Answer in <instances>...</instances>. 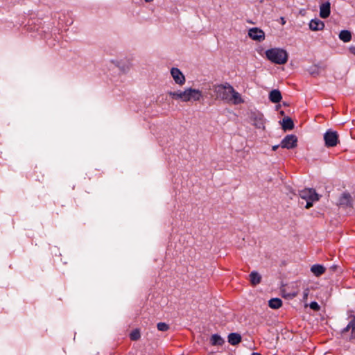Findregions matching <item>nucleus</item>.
I'll list each match as a JSON object with an SVG mask.
<instances>
[{
	"label": "nucleus",
	"mask_w": 355,
	"mask_h": 355,
	"mask_svg": "<svg viewBox=\"0 0 355 355\" xmlns=\"http://www.w3.org/2000/svg\"><path fill=\"white\" fill-rule=\"evenodd\" d=\"M339 38L344 42H348L351 40V33L348 31H342L339 34Z\"/></svg>",
	"instance_id": "obj_20"
},
{
	"label": "nucleus",
	"mask_w": 355,
	"mask_h": 355,
	"mask_svg": "<svg viewBox=\"0 0 355 355\" xmlns=\"http://www.w3.org/2000/svg\"><path fill=\"white\" fill-rule=\"evenodd\" d=\"M202 96L201 90L193 87H185L184 103L200 101Z\"/></svg>",
	"instance_id": "obj_6"
},
{
	"label": "nucleus",
	"mask_w": 355,
	"mask_h": 355,
	"mask_svg": "<svg viewBox=\"0 0 355 355\" xmlns=\"http://www.w3.org/2000/svg\"><path fill=\"white\" fill-rule=\"evenodd\" d=\"M167 94L173 100L180 101L184 103L185 88L184 89H178L176 91H169Z\"/></svg>",
	"instance_id": "obj_11"
},
{
	"label": "nucleus",
	"mask_w": 355,
	"mask_h": 355,
	"mask_svg": "<svg viewBox=\"0 0 355 355\" xmlns=\"http://www.w3.org/2000/svg\"><path fill=\"white\" fill-rule=\"evenodd\" d=\"M249 122L258 129H264L265 119L262 113L257 110H252L248 113Z\"/></svg>",
	"instance_id": "obj_5"
},
{
	"label": "nucleus",
	"mask_w": 355,
	"mask_h": 355,
	"mask_svg": "<svg viewBox=\"0 0 355 355\" xmlns=\"http://www.w3.org/2000/svg\"><path fill=\"white\" fill-rule=\"evenodd\" d=\"M261 276L256 271H252L250 274V281L252 285H257L261 282Z\"/></svg>",
	"instance_id": "obj_16"
},
{
	"label": "nucleus",
	"mask_w": 355,
	"mask_h": 355,
	"mask_svg": "<svg viewBox=\"0 0 355 355\" xmlns=\"http://www.w3.org/2000/svg\"><path fill=\"white\" fill-rule=\"evenodd\" d=\"M300 196L306 200L305 208L309 209L313 206V203L319 200L318 194L312 189H304L300 191Z\"/></svg>",
	"instance_id": "obj_4"
},
{
	"label": "nucleus",
	"mask_w": 355,
	"mask_h": 355,
	"mask_svg": "<svg viewBox=\"0 0 355 355\" xmlns=\"http://www.w3.org/2000/svg\"><path fill=\"white\" fill-rule=\"evenodd\" d=\"M311 272L316 277H319L325 272V268L322 265L315 264L311 268Z\"/></svg>",
	"instance_id": "obj_15"
},
{
	"label": "nucleus",
	"mask_w": 355,
	"mask_h": 355,
	"mask_svg": "<svg viewBox=\"0 0 355 355\" xmlns=\"http://www.w3.org/2000/svg\"><path fill=\"white\" fill-rule=\"evenodd\" d=\"M309 306L311 309H313L314 311H318L320 309V306L316 302H312L309 304Z\"/></svg>",
	"instance_id": "obj_24"
},
{
	"label": "nucleus",
	"mask_w": 355,
	"mask_h": 355,
	"mask_svg": "<svg viewBox=\"0 0 355 355\" xmlns=\"http://www.w3.org/2000/svg\"><path fill=\"white\" fill-rule=\"evenodd\" d=\"M309 28L313 31H322L324 28V24L319 19H313L309 24Z\"/></svg>",
	"instance_id": "obj_12"
},
{
	"label": "nucleus",
	"mask_w": 355,
	"mask_h": 355,
	"mask_svg": "<svg viewBox=\"0 0 355 355\" xmlns=\"http://www.w3.org/2000/svg\"><path fill=\"white\" fill-rule=\"evenodd\" d=\"M170 73L175 83L182 86L186 83V78L183 73L177 67H172Z\"/></svg>",
	"instance_id": "obj_7"
},
{
	"label": "nucleus",
	"mask_w": 355,
	"mask_h": 355,
	"mask_svg": "<svg viewBox=\"0 0 355 355\" xmlns=\"http://www.w3.org/2000/svg\"><path fill=\"white\" fill-rule=\"evenodd\" d=\"M348 324L342 331V336L346 340L355 338V313L353 311H347Z\"/></svg>",
	"instance_id": "obj_3"
},
{
	"label": "nucleus",
	"mask_w": 355,
	"mask_h": 355,
	"mask_svg": "<svg viewBox=\"0 0 355 355\" xmlns=\"http://www.w3.org/2000/svg\"><path fill=\"white\" fill-rule=\"evenodd\" d=\"M241 339V338L240 335L235 333H232L228 336V341L232 345L238 344L239 343H240Z\"/></svg>",
	"instance_id": "obj_18"
},
{
	"label": "nucleus",
	"mask_w": 355,
	"mask_h": 355,
	"mask_svg": "<svg viewBox=\"0 0 355 355\" xmlns=\"http://www.w3.org/2000/svg\"><path fill=\"white\" fill-rule=\"evenodd\" d=\"M214 92L218 98L228 103L239 105L245 102L241 94L227 83L217 85L215 87Z\"/></svg>",
	"instance_id": "obj_1"
},
{
	"label": "nucleus",
	"mask_w": 355,
	"mask_h": 355,
	"mask_svg": "<svg viewBox=\"0 0 355 355\" xmlns=\"http://www.w3.org/2000/svg\"><path fill=\"white\" fill-rule=\"evenodd\" d=\"M266 58L276 64H284L288 60L287 51L282 48H271L265 52Z\"/></svg>",
	"instance_id": "obj_2"
},
{
	"label": "nucleus",
	"mask_w": 355,
	"mask_h": 355,
	"mask_svg": "<svg viewBox=\"0 0 355 355\" xmlns=\"http://www.w3.org/2000/svg\"><path fill=\"white\" fill-rule=\"evenodd\" d=\"M248 36L253 40L261 42L265 40L264 32L259 28H251L248 31Z\"/></svg>",
	"instance_id": "obj_10"
},
{
	"label": "nucleus",
	"mask_w": 355,
	"mask_h": 355,
	"mask_svg": "<svg viewBox=\"0 0 355 355\" xmlns=\"http://www.w3.org/2000/svg\"><path fill=\"white\" fill-rule=\"evenodd\" d=\"M269 306L272 309H279L282 305V302L279 298H272L270 300H269Z\"/></svg>",
	"instance_id": "obj_19"
},
{
	"label": "nucleus",
	"mask_w": 355,
	"mask_h": 355,
	"mask_svg": "<svg viewBox=\"0 0 355 355\" xmlns=\"http://www.w3.org/2000/svg\"><path fill=\"white\" fill-rule=\"evenodd\" d=\"M296 295H297L296 293H293V294L292 295V296H293V297H295V296H296Z\"/></svg>",
	"instance_id": "obj_30"
},
{
	"label": "nucleus",
	"mask_w": 355,
	"mask_h": 355,
	"mask_svg": "<svg viewBox=\"0 0 355 355\" xmlns=\"http://www.w3.org/2000/svg\"><path fill=\"white\" fill-rule=\"evenodd\" d=\"M331 12V4L329 1L324 2L320 6V17L327 18Z\"/></svg>",
	"instance_id": "obj_13"
},
{
	"label": "nucleus",
	"mask_w": 355,
	"mask_h": 355,
	"mask_svg": "<svg viewBox=\"0 0 355 355\" xmlns=\"http://www.w3.org/2000/svg\"><path fill=\"white\" fill-rule=\"evenodd\" d=\"M140 337V333L138 330H135L130 334V338L132 340H137Z\"/></svg>",
	"instance_id": "obj_23"
},
{
	"label": "nucleus",
	"mask_w": 355,
	"mask_h": 355,
	"mask_svg": "<svg viewBox=\"0 0 355 355\" xmlns=\"http://www.w3.org/2000/svg\"><path fill=\"white\" fill-rule=\"evenodd\" d=\"M349 49L352 54L355 55V46H351Z\"/></svg>",
	"instance_id": "obj_26"
},
{
	"label": "nucleus",
	"mask_w": 355,
	"mask_h": 355,
	"mask_svg": "<svg viewBox=\"0 0 355 355\" xmlns=\"http://www.w3.org/2000/svg\"><path fill=\"white\" fill-rule=\"evenodd\" d=\"M157 327L158 330L161 331H166L169 328L168 325L164 322H159Z\"/></svg>",
	"instance_id": "obj_22"
},
{
	"label": "nucleus",
	"mask_w": 355,
	"mask_h": 355,
	"mask_svg": "<svg viewBox=\"0 0 355 355\" xmlns=\"http://www.w3.org/2000/svg\"><path fill=\"white\" fill-rule=\"evenodd\" d=\"M252 355H261V354L259 353L254 352V353H252Z\"/></svg>",
	"instance_id": "obj_28"
},
{
	"label": "nucleus",
	"mask_w": 355,
	"mask_h": 355,
	"mask_svg": "<svg viewBox=\"0 0 355 355\" xmlns=\"http://www.w3.org/2000/svg\"><path fill=\"white\" fill-rule=\"evenodd\" d=\"M223 342V338L217 334L213 335L211 338V343L214 345H222Z\"/></svg>",
	"instance_id": "obj_21"
},
{
	"label": "nucleus",
	"mask_w": 355,
	"mask_h": 355,
	"mask_svg": "<svg viewBox=\"0 0 355 355\" xmlns=\"http://www.w3.org/2000/svg\"><path fill=\"white\" fill-rule=\"evenodd\" d=\"M147 3H150V2H152L153 0H144Z\"/></svg>",
	"instance_id": "obj_29"
},
{
	"label": "nucleus",
	"mask_w": 355,
	"mask_h": 355,
	"mask_svg": "<svg viewBox=\"0 0 355 355\" xmlns=\"http://www.w3.org/2000/svg\"><path fill=\"white\" fill-rule=\"evenodd\" d=\"M269 99L272 103H279L282 100L281 92L277 89L272 90L269 94Z\"/></svg>",
	"instance_id": "obj_14"
},
{
	"label": "nucleus",
	"mask_w": 355,
	"mask_h": 355,
	"mask_svg": "<svg viewBox=\"0 0 355 355\" xmlns=\"http://www.w3.org/2000/svg\"><path fill=\"white\" fill-rule=\"evenodd\" d=\"M297 137L294 135H286L281 141L280 146L283 148L293 149L297 146Z\"/></svg>",
	"instance_id": "obj_8"
},
{
	"label": "nucleus",
	"mask_w": 355,
	"mask_h": 355,
	"mask_svg": "<svg viewBox=\"0 0 355 355\" xmlns=\"http://www.w3.org/2000/svg\"><path fill=\"white\" fill-rule=\"evenodd\" d=\"M309 294V288H307L304 289V292H303V300L304 301L307 300Z\"/></svg>",
	"instance_id": "obj_25"
},
{
	"label": "nucleus",
	"mask_w": 355,
	"mask_h": 355,
	"mask_svg": "<svg viewBox=\"0 0 355 355\" xmlns=\"http://www.w3.org/2000/svg\"><path fill=\"white\" fill-rule=\"evenodd\" d=\"M282 128L284 130H292L293 128L294 124L291 118L286 117L283 119Z\"/></svg>",
	"instance_id": "obj_17"
},
{
	"label": "nucleus",
	"mask_w": 355,
	"mask_h": 355,
	"mask_svg": "<svg viewBox=\"0 0 355 355\" xmlns=\"http://www.w3.org/2000/svg\"><path fill=\"white\" fill-rule=\"evenodd\" d=\"M278 147H279V146H278V145H277V146H272V150H276L277 149V148H278Z\"/></svg>",
	"instance_id": "obj_27"
},
{
	"label": "nucleus",
	"mask_w": 355,
	"mask_h": 355,
	"mask_svg": "<svg viewBox=\"0 0 355 355\" xmlns=\"http://www.w3.org/2000/svg\"><path fill=\"white\" fill-rule=\"evenodd\" d=\"M325 145L328 147L336 146L338 141V134L335 131L328 130L324 135Z\"/></svg>",
	"instance_id": "obj_9"
}]
</instances>
